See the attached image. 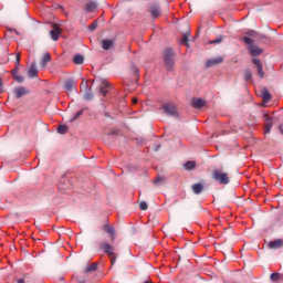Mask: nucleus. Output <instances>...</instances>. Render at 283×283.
Masks as SVG:
<instances>
[{
	"label": "nucleus",
	"instance_id": "37",
	"mask_svg": "<svg viewBox=\"0 0 283 283\" xmlns=\"http://www.w3.org/2000/svg\"><path fill=\"white\" fill-rule=\"evenodd\" d=\"M13 78H14V81H17L18 83H23V76H21V75H14Z\"/></svg>",
	"mask_w": 283,
	"mask_h": 283
},
{
	"label": "nucleus",
	"instance_id": "40",
	"mask_svg": "<svg viewBox=\"0 0 283 283\" xmlns=\"http://www.w3.org/2000/svg\"><path fill=\"white\" fill-rule=\"evenodd\" d=\"M17 283H25V279H19L17 280Z\"/></svg>",
	"mask_w": 283,
	"mask_h": 283
},
{
	"label": "nucleus",
	"instance_id": "35",
	"mask_svg": "<svg viewBox=\"0 0 283 283\" xmlns=\"http://www.w3.org/2000/svg\"><path fill=\"white\" fill-rule=\"evenodd\" d=\"M160 182H165V178L160 177V176L156 177V179L154 180V184L155 185H160Z\"/></svg>",
	"mask_w": 283,
	"mask_h": 283
},
{
	"label": "nucleus",
	"instance_id": "4",
	"mask_svg": "<svg viewBox=\"0 0 283 283\" xmlns=\"http://www.w3.org/2000/svg\"><path fill=\"white\" fill-rule=\"evenodd\" d=\"M161 109H164L167 116H178V107L176 106V104H163Z\"/></svg>",
	"mask_w": 283,
	"mask_h": 283
},
{
	"label": "nucleus",
	"instance_id": "17",
	"mask_svg": "<svg viewBox=\"0 0 283 283\" xmlns=\"http://www.w3.org/2000/svg\"><path fill=\"white\" fill-rule=\"evenodd\" d=\"M109 90H112V84H109L107 82H103V85L99 88L102 96H107Z\"/></svg>",
	"mask_w": 283,
	"mask_h": 283
},
{
	"label": "nucleus",
	"instance_id": "30",
	"mask_svg": "<svg viewBox=\"0 0 283 283\" xmlns=\"http://www.w3.org/2000/svg\"><path fill=\"white\" fill-rule=\"evenodd\" d=\"M57 134H67V126L66 125H60L57 127Z\"/></svg>",
	"mask_w": 283,
	"mask_h": 283
},
{
	"label": "nucleus",
	"instance_id": "34",
	"mask_svg": "<svg viewBox=\"0 0 283 283\" xmlns=\"http://www.w3.org/2000/svg\"><path fill=\"white\" fill-rule=\"evenodd\" d=\"M245 34H247L248 39H249V36H251L252 39L258 38V33L253 30H249L248 32H245Z\"/></svg>",
	"mask_w": 283,
	"mask_h": 283
},
{
	"label": "nucleus",
	"instance_id": "38",
	"mask_svg": "<svg viewBox=\"0 0 283 283\" xmlns=\"http://www.w3.org/2000/svg\"><path fill=\"white\" fill-rule=\"evenodd\" d=\"M108 258L111 260V264L114 266V264H116V255L114 254V255H111Z\"/></svg>",
	"mask_w": 283,
	"mask_h": 283
},
{
	"label": "nucleus",
	"instance_id": "12",
	"mask_svg": "<svg viewBox=\"0 0 283 283\" xmlns=\"http://www.w3.org/2000/svg\"><path fill=\"white\" fill-rule=\"evenodd\" d=\"M81 87H85V90H86V92L84 94V99L92 101L93 95H92V92L90 91V86L87 85V82H85V80H83V82L81 83Z\"/></svg>",
	"mask_w": 283,
	"mask_h": 283
},
{
	"label": "nucleus",
	"instance_id": "19",
	"mask_svg": "<svg viewBox=\"0 0 283 283\" xmlns=\"http://www.w3.org/2000/svg\"><path fill=\"white\" fill-rule=\"evenodd\" d=\"M19 65H21V55L20 54L17 55L15 67L11 71V74L13 77L19 75Z\"/></svg>",
	"mask_w": 283,
	"mask_h": 283
},
{
	"label": "nucleus",
	"instance_id": "32",
	"mask_svg": "<svg viewBox=\"0 0 283 283\" xmlns=\"http://www.w3.org/2000/svg\"><path fill=\"white\" fill-rule=\"evenodd\" d=\"M98 28V20H95L91 25H88L90 32H94Z\"/></svg>",
	"mask_w": 283,
	"mask_h": 283
},
{
	"label": "nucleus",
	"instance_id": "24",
	"mask_svg": "<svg viewBox=\"0 0 283 283\" xmlns=\"http://www.w3.org/2000/svg\"><path fill=\"white\" fill-rule=\"evenodd\" d=\"M52 61V55L50 53H45L41 60V67H45Z\"/></svg>",
	"mask_w": 283,
	"mask_h": 283
},
{
	"label": "nucleus",
	"instance_id": "1",
	"mask_svg": "<svg viewBox=\"0 0 283 283\" xmlns=\"http://www.w3.org/2000/svg\"><path fill=\"white\" fill-rule=\"evenodd\" d=\"M212 178L219 185H229L231 180L229 179V174L224 172L222 169L214 168L212 171Z\"/></svg>",
	"mask_w": 283,
	"mask_h": 283
},
{
	"label": "nucleus",
	"instance_id": "31",
	"mask_svg": "<svg viewBox=\"0 0 283 283\" xmlns=\"http://www.w3.org/2000/svg\"><path fill=\"white\" fill-rule=\"evenodd\" d=\"M244 78H245L247 82H249L253 78V74L251 73V70H247L244 72Z\"/></svg>",
	"mask_w": 283,
	"mask_h": 283
},
{
	"label": "nucleus",
	"instance_id": "16",
	"mask_svg": "<svg viewBox=\"0 0 283 283\" xmlns=\"http://www.w3.org/2000/svg\"><path fill=\"white\" fill-rule=\"evenodd\" d=\"M96 8H98V3L94 2V1H88L85 4V12H87V13L94 12V10H96Z\"/></svg>",
	"mask_w": 283,
	"mask_h": 283
},
{
	"label": "nucleus",
	"instance_id": "23",
	"mask_svg": "<svg viewBox=\"0 0 283 283\" xmlns=\"http://www.w3.org/2000/svg\"><path fill=\"white\" fill-rule=\"evenodd\" d=\"M261 94H262L263 103H269V101H271L272 96L268 88H263Z\"/></svg>",
	"mask_w": 283,
	"mask_h": 283
},
{
	"label": "nucleus",
	"instance_id": "44",
	"mask_svg": "<svg viewBox=\"0 0 283 283\" xmlns=\"http://www.w3.org/2000/svg\"><path fill=\"white\" fill-rule=\"evenodd\" d=\"M144 283H154V282H151V281H146V282H144Z\"/></svg>",
	"mask_w": 283,
	"mask_h": 283
},
{
	"label": "nucleus",
	"instance_id": "5",
	"mask_svg": "<svg viewBox=\"0 0 283 283\" xmlns=\"http://www.w3.org/2000/svg\"><path fill=\"white\" fill-rule=\"evenodd\" d=\"M264 119V134H271V129L273 127V117H271L269 114L263 115Z\"/></svg>",
	"mask_w": 283,
	"mask_h": 283
},
{
	"label": "nucleus",
	"instance_id": "15",
	"mask_svg": "<svg viewBox=\"0 0 283 283\" xmlns=\"http://www.w3.org/2000/svg\"><path fill=\"white\" fill-rule=\"evenodd\" d=\"M205 99L202 98L192 99V107H195V109H202V107H205Z\"/></svg>",
	"mask_w": 283,
	"mask_h": 283
},
{
	"label": "nucleus",
	"instance_id": "36",
	"mask_svg": "<svg viewBox=\"0 0 283 283\" xmlns=\"http://www.w3.org/2000/svg\"><path fill=\"white\" fill-rule=\"evenodd\" d=\"M147 202H145V201H142L140 202V205H139V209L142 210V211H147Z\"/></svg>",
	"mask_w": 283,
	"mask_h": 283
},
{
	"label": "nucleus",
	"instance_id": "3",
	"mask_svg": "<svg viewBox=\"0 0 283 283\" xmlns=\"http://www.w3.org/2000/svg\"><path fill=\"white\" fill-rule=\"evenodd\" d=\"M174 56H175V53H174V50L172 49H166L164 51V63L168 70V72H172L174 71Z\"/></svg>",
	"mask_w": 283,
	"mask_h": 283
},
{
	"label": "nucleus",
	"instance_id": "8",
	"mask_svg": "<svg viewBox=\"0 0 283 283\" xmlns=\"http://www.w3.org/2000/svg\"><path fill=\"white\" fill-rule=\"evenodd\" d=\"M149 13H150L151 19H158V17H160V14H161L160 6H158V4L150 6Z\"/></svg>",
	"mask_w": 283,
	"mask_h": 283
},
{
	"label": "nucleus",
	"instance_id": "11",
	"mask_svg": "<svg viewBox=\"0 0 283 283\" xmlns=\"http://www.w3.org/2000/svg\"><path fill=\"white\" fill-rule=\"evenodd\" d=\"M224 59L222 56L213 57L207 61L206 67H213L214 65H220Z\"/></svg>",
	"mask_w": 283,
	"mask_h": 283
},
{
	"label": "nucleus",
	"instance_id": "39",
	"mask_svg": "<svg viewBox=\"0 0 283 283\" xmlns=\"http://www.w3.org/2000/svg\"><path fill=\"white\" fill-rule=\"evenodd\" d=\"M210 43H222V38H218L216 40H212Z\"/></svg>",
	"mask_w": 283,
	"mask_h": 283
},
{
	"label": "nucleus",
	"instance_id": "41",
	"mask_svg": "<svg viewBox=\"0 0 283 283\" xmlns=\"http://www.w3.org/2000/svg\"><path fill=\"white\" fill-rule=\"evenodd\" d=\"M133 103H134V105H136V103H138V98L134 97Z\"/></svg>",
	"mask_w": 283,
	"mask_h": 283
},
{
	"label": "nucleus",
	"instance_id": "14",
	"mask_svg": "<svg viewBox=\"0 0 283 283\" xmlns=\"http://www.w3.org/2000/svg\"><path fill=\"white\" fill-rule=\"evenodd\" d=\"M268 247H269L270 249H282V247H283V240H282V239H277V240H275V241H270V242L268 243Z\"/></svg>",
	"mask_w": 283,
	"mask_h": 283
},
{
	"label": "nucleus",
	"instance_id": "26",
	"mask_svg": "<svg viewBox=\"0 0 283 283\" xmlns=\"http://www.w3.org/2000/svg\"><path fill=\"white\" fill-rule=\"evenodd\" d=\"M203 189H205V187L202 186V184H195V185H192V191L197 196H199V193H202Z\"/></svg>",
	"mask_w": 283,
	"mask_h": 283
},
{
	"label": "nucleus",
	"instance_id": "2",
	"mask_svg": "<svg viewBox=\"0 0 283 283\" xmlns=\"http://www.w3.org/2000/svg\"><path fill=\"white\" fill-rule=\"evenodd\" d=\"M242 41L248 46V50H249L251 56H260V54H262L264 52V50H262L259 46H255L253 44V39H251L249 36H243Z\"/></svg>",
	"mask_w": 283,
	"mask_h": 283
},
{
	"label": "nucleus",
	"instance_id": "9",
	"mask_svg": "<svg viewBox=\"0 0 283 283\" xmlns=\"http://www.w3.org/2000/svg\"><path fill=\"white\" fill-rule=\"evenodd\" d=\"M103 231L108 233L112 242H114L116 240V230L114 229V227H111L109 224H105V226H103Z\"/></svg>",
	"mask_w": 283,
	"mask_h": 283
},
{
	"label": "nucleus",
	"instance_id": "25",
	"mask_svg": "<svg viewBox=\"0 0 283 283\" xmlns=\"http://www.w3.org/2000/svg\"><path fill=\"white\" fill-rule=\"evenodd\" d=\"M84 61H85V57L82 54H76L73 57V63L75 65H83Z\"/></svg>",
	"mask_w": 283,
	"mask_h": 283
},
{
	"label": "nucleus",
	"instance_id": "33",
	"mask_svg": "<svg viewBox=\"0 0 283 283\" xmlns=\"http://www.w3.org/2000/svg\"><path fill=\"white\" fill-rule=\"evenodd\" d=\"M272 282H277L280 280V273L274 272L270 275Z\"/></svg>",
	"mask_w": 283,
	"mask_h": 283
},
{
	"label": "nucleus",
	"instance_id": "20",
	"mask_svg": "<svg viewBox=\"0 0 283 283\" xmlns=\"http://www.w3.org/2000/svg\"><path fill=\"white\" fill-rule=\"evenodd\" d=\"M30 78H35V76H39V71L36 70V64H32L28 72Z\"/></svg>",
	"mask_w": 283,
	"mask_h": 283
},
{
	"label": "nucleus",
	"instance_id": "45",
	"mask_svg": "<svg viewBox=\"0 0 283 283\" xmlns=\"http://www.w3.org/2000/svg\"><path fill=\"white\" fill-rule=\"evenodd\" d=\"M1 85H2V84H1V80H0V92H1Z\"/></svg>",
	"mask_w": 283,
	"mask_h": 283
},
{
	"label": "nucleus",
	"instance_id": "7",
	"mask_svg": "<svg viewBox=\"0 0 283 283\" xmlns=\"http://www.w3.org/2000/svg\"><path fill=\"white\" fill-rule=\"evenodd\" d=\"M252 63L253 65H255L260 78H264V69L262 66V61H260V59H253Z\"/></svg>",
	"mask_w": 283,
	"mask_h": 283
},
{
	"label": "nucleus",
	"instance_id": "6",
	"mask_svg": "<svg viewBox=\"0 0 283 283\" xmlns=\"http://www.w3.org/2000/svg\"><path fill=\"white\" fill-rule=\"evenodd\" d=\"M101 251H104L106 255L112 256L114 255V247L105 241L99 243Z\"/></svg>",
	"mask_w": 283,
	"mask_h": 283
},
{
	"label": "nucleus",
	"instance_id": "27",
	"mask_svg": "<svg viewBox=\"0 0 283 283\" xmlns=\"http://www.w3.org/2000/svg\"><path fill=\"white\" fill-rule=\"evenodd\" d=\"M96 269H98V263H92L84 270V273H94Z\"/></svg>",
	"mask_w": 283,
	"mask_h": 283
},
{
	"label": "nucleus",
	"instance_id": "21",
	"mask_svg": "<svg viewBox=\"0 0 283 283\" xmlns=\"http://www.w3.org/2000/svg\"><path fill=\"white\" fill-rule=\"evenodd\" d=\"M190 32H186L182 34L181 40L179 41L180 45H186L187 48H189V36H190Z\"/></svg>",
	"mask_w": 283,
	"mask_h": 283
},
{
	"label": "nucleus",
	"instance_id": "29",
	"mask_svg": "<svg viewBox=\"0 0 283 283\" xmlns=\"http://www.w3.org/2000/svg\"><path fill=\"white\" fill-rule=\"evenodd\" d=\"M83 112H84V109H81L75 115H73V117L71 118V123H74V120H78V118H81V116H83Z\"/></svg>",
	"mask_w": 283,
	"mask_h": 283
},
{
	"label": "nucleus",
	"instance_id": "46",
	"mask_svg": "<svg viewBox=\"0 0 283 283\" xmlns=\"http://www.w3.org/2000/svg\"><path fill=\"white\" fill-rule=\"evenodd\" d=\"M59 189H62V190H63V189H65V188H62L61 186H59Z\"/></svg>",
	"mask_w": 283,
	"mask_h": 283
},
{
	"label": "nucleus",
	"instance_id": "28",
	"mask_svg": "<svg viewBox=\"0 0 283 283\" xmlns=\"http://www.w3.org/2000/svg\"><path fill=\"white\" fill-rule=\"evenodd\" d=\"M184 167L187 171H191V169H196V161H187Z\"/></svg>",
	"mask_w": 283,
	"mask_h": 283
},
{
	"label": "nucleus",
	"instance_id": "43",
	"mask_svg": "<svg viewBox=\"0 0 283 283\" xmlns=\"http://www.w3.org/2000/svg\"><path fill=\"white\" fill-rule=\"evenodd\" d=\"M60 280H61V282H65V279H63V277H61Z\"/></svg>",
	"mask_w": 283,
	"mask_h": 283
},
{
	"label": "nucleus",
	"instance_id": "13",
	"mask_svg": "<svg viewBox=\"0 0 283 283\" xmlns=\"http://www.w3.org/2000/svg\"><path fill=\"white\" fill-rule=\"evenodd\" d=\"M76 87V81L74 80H66L64 83V90H66L67 93L72 92V90H75Z\"/></svg>",
	"mask_w": 283,
	"mask_h": 283
},
{
	"label": "nucleus",
	"instance_id": "22",
	"mask_svg": "<svg viewBox=\"0 0 283 283\" xmlns=\"http://www.w3.org/2000/svg\"><path fill=\"white\" fill-rule=\"evenodd\" d=\"M102 48L103 50H112L114 48V40H103Z\"/></svg>",
	"mask_w": 283,
	"mask_h": 283
},
{
	"label": "nucleus",
	"instance_id": "42",
	"mask_svg": "<svg viewBox=\"0 0 283 283\" xmlns=\"http://www.w3.org/2000/svg\"><path fill=\"white\" fill-rule=\"evenodd\" d=\"M280 130H281V134H283V129H282V126H280Z\"/></svg>",
	"mask_w": 283,
	"mask_h": 283
},
{
	"label": "nucleus",
	"instance_id": "18",
	"mask_svg": "<svg viewBox=\"0 0 283 283\" xmlns=\"http://www.w3.org/2000/svg\"><path fill=\"white\" fill-rule=\"evenodd\" d=\"M14 94L17 98H21L22 96H25V94H28V91L25 90V87L20 86L14 90Z\"/></svg>",
	"mask_w": 283,
	"mask_h": 283
},
{
	"label": "nucleus",
	"instance_id": "10",
	"mask_svg": "<svg viewBox=\"0 0 283 283\" xmlns=\"http://www.w3.org/2000/svg\"><path fill=\"white\" fill-rule=\"evenodd\" d=\"M52 41H59L61 36V28L57 24L53 25V30L50 31Z\"/></svg>",
	"mask_w": 283,
	"mask_h": 283
}]
</instances>
